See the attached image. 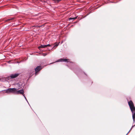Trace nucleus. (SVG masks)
<instances>
[{
	"mask_svg": "<svg viewBox=\"0 0 135 135\" xmlns=\"http://www.w3.org/2000/svg\"><path fill=\"white\" fill-rule=\"evenodd\" d=\"M17 89L15 88H9L7 89L6 91V93H11L16 94Z\"/></svg>",
	"mask_w": 135,
	"mask_h": 135,
	"instance_id": "f257e3e1",
	"label": "nucleus"
},
{
	"mask_svg": "<svg viewBox=\"0 0 135 135\" xmlns=\"http://www.w3.org/2000/svg\"><path fill=\"white\" fill-rule=\"evenodd\" d=\"M24 91L23 89L16 90V94H20L22 95L25 98H26L24 94Z\"/></svg>",
	"mask_w": 135,
	"mask_h": 135,
	"instance_id": "f03ea898",
	"label": "nucleus"
},
{
	"mask_svg": "<svg viewBox=\"0 0 135 135\" xmlns=\"http://www.w3.org/2000/svg\"><path fill=\"white\" fill-rule=\"evenodd\" d=\"M9 78V76L7 78L2 77L0 78V81L2 82L8 81V80Z\"/></svg>",
	"mask_w": 135,
	"mask_h": 135,
	"instance_id": "7ed1b4c3",
	"label": "nucleus"
},
{
	"mask_svg": "<svg viewBox=\"0 0 135 135\" xmlns=\"http://www.w3.org/2000/svg\"><path fill=\"white\" fill-rule=\"evenodd\" d=\"M42 68L41 66H37L35 69V71L36 72L35 75H36L37 73L42 69Z\"/></svg>",
	"mask_w": 135,
	"mask_h": 135,
	"instance_id": "20e7f679",
	"label": "nucleus"
},
{
	"mask_svg": "<svg viewBox=\"0 0 135 135\" xmlns=\"http://www.w3.org/2000/svg\"><path fill=\"white\" fill-rule=\"evenodd\" d=\"M19 74H11L10 77V78H11V79H13L16 78L17 77Z\"/></svg>",
	"mask_w": 135,
	"mask_h": 135,
	"instance_id": "39448f33",
	"label": "nucleus"
},
{
	"mask_svg": "<svg viewBox=\"0 0 135 135\" xmlns=\"http://www.w3.org/2000/svg\"><path fill=\"white\" fill-rule=\"evenodd\" d=\"M69 60L68 59H61L57 61L56 62H69L68 61V60Z\"/></svg>",
	"mask_w": 135,
	"mask_h": 135,
	"instance_id": "423d86ee",
	"label": "nucleus"
},
{
	"mask_svg": "<svg viewBox=\"0 0 135 135\" xmlns=\"http://www.w3.org/2000/svg\"><path fill=\"white\" fill-rule=\"evenodd\" d=\"M130 108L132 113L135 112V107L134 105L130 107Z\"/></svg>",
	"mask_w": 135,
	"mask_h": 135,
	"instance_id": "0eeeda50",
	"label": "nucleus"
},
{
	"mask_svg": "<svg viewBox=\"0 0 135 135\" xmlns=\"http://www.w3.org/2000/svg\"><path fill=\"white\" fill-rule=\"evenodd\" d=\"M128 103L130 107L134 105L133 103L132 100H130L128 102Z\"/></svg>",
	"mask_w": 135,
	"mask_h": 135,
	"instance_id": "6e6552de",
	"label": "nucleus"
},
{
	"mask_svg": "<svg viewBox=\"0 0 135 135\" xmlns=\"http://www.w3.org/2000/svg\"><path fill=\"white\" fill-rule=\"evenodd\" d=\"M46 47V45H41L40 46L38 47V49H40V48H45Z\"/></svg>",
	"mask_w": 135,
	"mask_h": 135,
	"instance_id": "1a4fd4ad",
	"label": "nucleus"
},
{
	"mask_svg": "<svg viewBox=\"0 0 135 135\" xmlns=\"http://www.w3.org/2000/svg\"><path fill=\"white\" fill-rule=\"evenodd\" d=\"M55 3H58L61 0H52Z\"/></svg>",
	"mask_w": 135,
	"mask_h": 135,
	"instance_id": "9d476101",
	"label": "nucleus"
},
{
	"mask_svg": "<svg viewBox=\"0 0 135 135\" xmlns=\"http://www.w3.org/2000/svg\"><path fill=\"white\" fill-rule=\"evenodd\" d=\"M76 17H73V18H69V20H75V19H76Z\"/></svg>",
	"mask_w": 135,
	"mask_h": 135,
	"instance_id": "9b49d317",
	"label": "nucleus"
},
{
	"mask_svg": "<svg viewBox=\"0 0 135 135\" xmlns=\"http://www.w3.org/2000/svg\"><path fill=\"white\" fill-rule=\"evenodd\" d=\"M13 19V18H10L7 20H6V21L7 22H8V21H11Z\"/></svg>",
	"mask_w": 135,
	"mask_h": 135,
	"instance_id": "f8f14e48",
	"label": "nucleus"
},
{
	"mask_svg": "<svg viewBox=\"0 0 135 135\" xmlns=\"http://www.w3.org/2000/svg\"><path fill=\"white\" fill-rule=\"evenodd\" d=\"M47 55V54L46 53H43L42 54V55L43 56H45Z\"/></svg>",
	"mask_w": 135,
	"mask_h": 135,
	"instance_id": "ddd939ff",
	"label": "nucleus"
},
{
	"mask_svg": "<svg viewBox=\"0 0 135 135\" xmlns=\"http://www.w3.org/2000/svg\"><path fill=\"white\" fill-rule=\"evenodd\" d=\"M51 46V45L49 44L46 45V47H47V46Z\"/></svg>",
	"mask_w": 135,
	"mask_h": 135,
	"instance_id": "4468645a",
	"label": "nucleus"
},
{
	"mask_svg": "<svg viewBox=\"0 0 135 135\" xmlns=\"http://www.w3.org/2000/svg\"><path fill=\"white\" fill-rule=\"evenodd\" d=\"M58 45V44H56V45H55V46H54V47H55V46H57Z\"/></svg>",
	"mask_w": 135,
	"mask_h": 135,
	"instance_id": "2eb2a0df",
	"label": "nucleus"
}]
</instances>
